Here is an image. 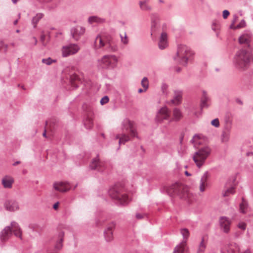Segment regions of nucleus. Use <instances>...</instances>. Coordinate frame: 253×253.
I'll return each instance as SVG.
<instances>
[{
  "label": "nucleus",
  "instance_id": "nucleus-1",
  "mask_svg": "<svg viewBox=\"0 0 253 253\" xmlns=\"http://www.w3.org/2000/svg\"><path fill=\"white\" fill-rule=\"evenodd\" d=\"M94 48L105 52H116L118 50L117 41L110 35H98L94 41Z\"/></svg>",
  "mask_w": 253,
  "mask_h": 253
},
{
  "label": "nucleus",
  "instance_id": "nucleus-2",
  "mask_svg": "<svg viewBox=\"0 0 253 253\" xmlns=\"http://www.w3.org/2000/svg\"><path fill=\"white\" fill-rule=\"evenodd\" d=\"M194 55L191 48L185 44L178 45L176 54L173 58L177 63L186 66L188 62L191 61Z\"/></svg>",
  "mask_w": 253,
  "mask_h": 253
},
{
  "label": "nucleus",
  "instance_id": "nucleus-3",
  "mask_svg": "<svg viewBox=\"0 0 253 253\" xmlns=\"http://www.w3.org/2000/svg\"><path fill=\"white\" fill-rule=\"evenodd\" d=\"M251 53L245 49H240L235 54L233 63L238 69L246 71L251 64Z\"/></svg>",
  "mask_w": 253,
  "mask_h": 253
},
{
  "label": "nucleus",
  "instance_id": "nucleus-4",
  "mask_svg": "<svg viewBox=\"0 0 253 253\" xmlns=\"http://www.w3.org/2000/svg\"><path fill=\"white\" fill-rule=\"evenodd\" d=\"M22 239V230L19 224L15 222L12 221L9 226H6L0 233V238L2 242L7 241L12 234Z\"/></svg>",
  "mask_w": 253,
  "mask_h": 253
},
{
  "label": "nucleus",
  "instance_id": "nucleus-5",
  "mask_svg": "<svg viewBox=\"0 0 253 253\" xmlns=\"http://www.w3.org/2000/svg\"><path fill=\"white\" fill-rule=\"evenodd\" d=\"M211 152V148L209 146H205L201 147L193 154V160L198 168H200L204 165Z\"/></svg>",
  "mask_w": 253,
  "mask_h": 253
},
{
  "label": "nucleus",
  "instance_id": "nucleus-6",
  "mask_svg": "<svg viewBox=\"0 0 253 253\" xmlns=\"http://www.w3.org/2000/svg\"><path fill=\"white\" fill-rule=\"evenodd\" d=\"M108 192L112 199L117 200L122 205L127 204L130 201V198L123 191V188L117 185H115L111 188Z\"/></svg>",
  "mask_w": 253,
  "mask_h": 253
},
{
  "label": "nucleus",
  "instance_id": "nucleus-7",
  "mask_svg": "<svg viewBox=\"0 0 253 253\" xmlns=\"http://www.w3.org/2000/svg\"><path fill=\"white\" fill-rule=\"evenodd\" d=\"M118 59L114 55H105L98 60V64L102 68L113 69L117 67Z\"/></svg>",
  "mask_w": 253,
  "mask_h": 253
},
{
  "label": "nucleus",
  "instance_id": "nucleus-8",
  "mask_svg": "<svg viewBox=\"0 0 253 253\" xmlns=\"http://www.w3.org/2000/svg\"><path fill=\"white\" fill-rule=\"evenodd\" d=\"M80 46L77 43H69L63 45L61 49L63 57H67L77 54L80 50Z\"/></svg>",
  "mask_w": 253,
  "mask_h": 253
},
{
  "label": "nucleus",
  "instance_id": "nucleus-9",
  "mask_svg": "<svg viewBox=\"0 0 253 253\" xmlns=\"http://www.w3.org/2000/svg\"><path fill=\"white\" fill-rule=\"evenodd\" d=\"M122 129L123 132H130L132 137H136L139 138L137 135L136 129L133 126V123L128 119H125L122 123Z\"/></svg>",
  "mask_w": 253,
  "mask_h": 253
},
{
  "label": "nucleus",
  "instance_id": "nucleus-10",
  "mask_svg": "<svg viewBox=\"0 0 253 253\" xmlns=\"http://www.w3.org/2000/svg\"><path fill=\"white\" fill-rule=\"evenodd\" d=\"M106 164L102 161H100L98 156L93 159L90 164V168L91 169H95L98 171L103 172L106 169Z\"/></svg>",
  "mask_w": 253,
  "mask_h": 253
},
{
  "label": "nucleus",
  "instance_id": "nucleus-11",
  "mask_svg": "<svg viewBox=\"0 0 253 253\" xmlns=\"http://www.w3.org/2000/svg\"><path fill=\"white\" fill-rule=\"evenodd\" d=\"M4 209L9 211H15L19 209L18 202L14 199H9L5 200L4 203Z\"/></svg>",
  "mask_w": 253,
  "mask_h": 253
},
{
  "label": "nucleus",
  "instance_id": "nucleus-12",
  "mask_svg": "<svg viewBox=\"0 0 253 253\" xmlns=\"http://www.w3.org/2000/svg\"><path fill=\"white\" fill-rule=\"evenodd\" d=\"M160 18L158 14H151V35L154 34L159 28Z\"/></svg>",
  "mask_w": 253,
  "mask_h": 253
},
{
  "label": "nucleus",
  "instance_id": "nucleus-13",
  "mask_svg": "<svg viewBox=\"0 0 253 253\" xmlns=\"http://www.w3.org/2000/svg\"><path fill=\"white\" fill-rule=\"evenodd\" d=\"M231 221L229 218L225 216H221L219 218V224L221 230L225 233L229 232Z\"/></svg>",
  "mask_w": 253,
  "mask_h": 253
},
{
  "label": "nucleus",
  "instance_id": "nucleus-14",
  "mask_svg": "<svg viewBox=\"0 0 253 253\" xmlns=\"http://www.w3.org/2000/svg\"><path fill=\"white\" fill-rule=\"evenodd\" d=\"M85 32V28L83 27L77 26L73 27L71 30V34L72 38L75 40L78 41L80 37L83 35Z\"/></svg>",
  "mask_w": 253,
  "mask_h": 253
},
{
  "label": "nucleus",
  "instance_id": "nucleus-15",
  "mask_svg": "<svg viewBox=\"0 0 253 253\" xmlns=\"http://www.w3.org/2000/svg\"><path fill=\"white\" fill-rule=\"evenodd\" d=\"M170 117V112L167 107H162L158 112L157 118L158 121H162L164 120H169Z\"/></svg>",
  "mask_w": 253,
  "mask_h": 253
},
{
  "label": "nucleus",
  "instance_id": "nucleus-16",
  "mask_svg": "<svg viewBox=\"0 0 253 253\" xmlns=\"http://www.w3.org/2000/svg\"><path fill=\"white\" fill-rule=\"evenodd\" d=\"M226 250L228 253H251L249 249L246 250L244 252H241V248L240 246L236 243H231L229 244Z\"/></svg>",
  "mask_w": 253,
  "mask_h": 253
},
{
  "label": "nucleus",
  "instance_id": "nucleus-17",
  "mask_svg": "<svg viewBox=\"0 0 253 253\" xmlns=\"http://www.w3.org/2000/svg\"><path fill=\"white\" fill-rule=\"evenodd\" d=\"M115 223L113 222L110 223L104 232V236L107 242L112 241L113 239V230L115 228Z\"/></svg>",
  "mask_w": 253,
  "mask_h": 253
},
{
  "label": "nucleus",
  "instance_id": "nucleus-18",
  "mask_svg": "<svg viewBox=\"0 0 253 253\" xmlns=\"http://www.w3.org/2000/svg\"><path fill=\"white\" fill-rule=\"evenodd\" d=\"M159 47L160 49H164L168 46V35L166 32L161 33L158 42Z\"/></svg>",
  "mask_w": 253,
  "mask_h": 253
},
{
  "label": "nucleus",
  "instance_id": "nucleus-19",
  "mask_svg": "<svg viewBox=\"0 0 253 253\" xmlns=\"http://www.w3.org/2000/svg\"><path fill=\"white\" fill-rule=\"evenodd\" d=\"M211 105V99L205 91H203L201 98L200 106L201 109L207 108Z\"/></svg>",
  "mask_w": 253,
  "mask_h": 253
},
{
  "label": "nucleus",
  "instance_id": "nucleus-20",
  "mask_svg": "<svg viewBox=\"0 0 253 253\" xmlns=\"http://www.w3.org/2000/svg\"><path fill=\"white\" fill-rule=\"evenodd\" d=\"M183 91L182 90H175L174 91L173 98L171 100V102L175 105H178L181 103Z\"/></svg>",
  "mask_w": 253,
  "mask_h": 253
},
{
  "label": "nucleus",
  "instance_id": "nucleus-21",
  "mask_svg": "<svg viewBox=\"0 0 253 253\" xmlns=\"http://www.w3.org/2000/svg\"><path fill=\"white\" fill-rule=\"evenodd\" d=\"M53 187L56 190L61 192H66L70 189L68 184L64 182H55Z\"/></svg>",
  "mask_w": 253,
  "mask_h": 253
},
{
  "label": "nucleus",
  "instance_id": "nucleus-22",
  "mask_svg": "<svg viewBox=\"0 0 253 253\" xmlns=\"http://www.w3.org/2000/svg\"><path fill=\"white\" fill-rule=\"evenodd\" d=\"M149 0H140L138 2L140 9L143 11H151L152 6L149 3Z\"/></svg>",
  "mask_w": 253,
  "mask_h": 253
},
{
  "label": "nucleus",
  "instance_id": "nucleus-23",
  "mask_svg": "<svg viewBox=\"0 0 253 253\" xmlns=\"http://www.w3.org/2000/svg\"><path fill=\"white\" fill-rule=\"evenodd\" d=\"M209 177V172L208 171L205 172L203 176L201 177L200 183V191L202 192H204L205 190L206 187L207 186V180Z\"/></svg>",
  "mask_w": 253,
  "mask_h": 253
},
{
  "label": "nucleus",
  "instance_id": "nucleus-24",
  "mask_svg": "<svg viewBox=\"0 0 253 253\" xmlns=\"http://www.w3.org/2000/svg\"><path fill=\"white\" fill-rule=\"evenodd\" d=\"M116 139H119V145L125 144L126 142L130 140L129 136L126 132H122L121 134H117L115 136Z\"/></svg>",
  "mask_w": 253,
  "mask_h": 253
},
{
  "label": "nucleus",
  "instance_id": "nucleus-25",
  "mask_svg": "<svg viewBox=\"0 0 253 253\" xmlns=\"http://www.w3.org/2000/svg\"><path fill=\"white\" fill-rule=\"evenodd\" d=\"M2 184L5 188H11L14 182L13 178L9 176H5L2 179Z\"/></svg>",
  "mask_w": 253,
  "mask_h": 253
},
{
  "label": "nucleus",
  "instance_id": "nucleus-26",
  "mask_svg": "<svg viewBox=\"0 0 253 253\" xmlns=\"http://www.w3.org/2000/svg\"><path fill=\"white\" fill-rule=\"evenodd\" d=\"M166 192L170 197L178 195V186L176 184L171 185L166 189Z\"/></svg>",
  "mask_w": 253,
  "mask_h": 253
},
{
  "label": "nucleus",
  "instance_id": "nucleus-27",
  "mask_svg": "<svg viewBox=\"0 0 253 253\" xmlns=\"http://www.w3.org/2000/svg\"><path fill=\"white\" fill-rule=\"evenodd\" d=\"M64 236V233L63 232H60L58 234V240L56 242L55 246V250L58 251L61 250L62 248L63 241V238Z\"/></svg>",
  "mask_w": 253,
  "mask_h": 253
},
{
  "label": "nucleus",
  "instance_id": "nucleus-28",
  "mask_svg": "<svg viewBox=\"0 0 253 253\" xmlns=\"http://www.w3.org/2000/svg\"><path fill=\"white\" fill-rule=\"evenodd\" d=\"M186 250L185 242H181L174 248L173 253H184Z\"/></svg>",
  "mask_w": 253,
  "mask_h": 253
},
{
  "label": "nucleus",
  "instance_id": "nucleus-29",
  "mask_svg": "<svg viewBox=\"0 0 253 253\" xmlns=\"http://www.w3.org/2000/svg\"><path fill=\"white\" fill-rule=\"evenodd\" d=\"M88 22L90 24L96 23L97 24L103 23L105 22V19L96 16H90L88 19Z\"/></svg>",
  "mask_w": 253,
  "mask_h": 253
},
{
  "label": "nucleus",
  "instance_id": "nucleus-30",
  "mask_svg": "<svg viewBox=\"0 0 253 253\" xmlns=\"http://www.w3.org/2000/svg\"><path fill=\"white\" fill-rule=\"evenodd\" d=\"M43 14L42 13H37L32 20V24L35 28L38 22L43 17Z\"/></svg>",
  "mask_w": 253,
  "mask_h": 253
},
{
  "label": "nucleus",
  "instance_id": "nucleus-31",
  "mask_svg": "<svg viewBox=\"0 0 253 253\" xmlns=\"http://www.w3.org/2000/svg\"><path fill=\"white\" fill-rule=\"evenodd\" d=\"M207 246V243L203 238L198 247L197 253H204Z\"/></svg>",
  "mask_w": 253,
  "mask_h": 253
},
{
  "label": "nucleus",
  "instance_id": "nucleus-32",
  "mask_svg": "<svg viewBox=\"0 0 253 253\" xmlns=\"http://www.w3.org/2000/svg\"><path fill=\"white\" fill-rule=\"evenodd\" d=\"M173 117L174 121H179L182 117L180 110L177 108H174L173 111Z\"/></svg>",
  "mask_w": 253,
  "mask_h": 253
},
{
  "label": "nucleus",
  "instance_id": "nucleus-33",
  "mask_svg": "<svg viewBox=\"0 0 253 253\" xmlns=\"http://www.w3.org/2000/svg\"><path fill=\"white\" fill-rule=\"evenodd\" d=\"M84 126L87 129L91 128L93 126L92 119L89 117H87L86 118V119L84 121Z\"/></svg>",
  "mask_w": 253,
  "mask_h": 253
},
{
  "label": "nucleus",
  "instance_id": "nucleus-34",
  "mask_svg": "<svg viewBox=\"0 0 253 253\" xmlns=\"http://www.w3.org/2000/svg\"><path fill=\"white\" fill-rule=\"evenodd\" d=\"M180 233L183 236V241L182 242H185V245L186 246V241L189 236V232L187 229L183 228L181 229Z\"/></svg>",
  "mask_w": 253,
  "mask_h": 253
},
{
  "label": "nucleus",
  "instance_id": "nucleus-35",
  "mask_svg": "<svg viewBox=\"0 0 253 253\" xmlns=\"http://www.w3.org/2000/svg\"><path fill=\"white\" fill-rule=\"evenodd\" d=\"M248 210V204L243 199L242 202L240 204V211L243 213H246Z\"/></svg>",
  "mask_w": 253,
  "mask_h": 253
},
{
  "label": "nucleus",
  "instance_id": "nucleus-36",
  "mask_svg": "<svg viewBox=\"0 0 253 253\" xmlns=\"http://www.w3.org/2000/svg\"><path fill=\"white\" fill-rule=\"evenodd\" d=\"M141 84L144 88L145 90H147L149 87V81L147 77H144L141 82Z\"/></svg>",
  "mask_w": 253,
  "mask_h": 253
},
{
  "label": "nucleus",
  "instance_id": "nucleus-37",
  "mask_svg": "<svg viewBox=\"0 0 253 253\" xmlns=\"http://www.w3.org/2000/svg\"><path fill=\"white\" fill-rule=\"evenodd\" d=\"M235 193L234 187L232 186L229 188L226 189L224 192H223L222 194L224 197L228 196L230 194H233Z\"/></svg>",
  "mask_w": 253,
  "mask_h": 253
},
{
  "label": "nucleus",
  "instance_id": "nucleus-38",
  "mask_svg": "<svg viewBox=\"0 0 253 253\" xmlns=\"http://www.w3.org/2000/svg\"><path fill=\"white\" fill-rule=\"evenodd\" d=\"M42 63L43 64H45L47 65H50L52 63L56 62V61L55 60L52 59L50 57H48L47 58L42 59Z\"/></svg>",
  "mask_w": 253,
  "mask_h": 253
},
{
  "label": "nucleus",
  "instance_id": "nucleus-39",
  "mask_svg": "<svg viewBox=\"0 0 253 253\" xmlns=\"http://www.w3.org/2000/svg\"><path fill=\"white\" fill-rule=\"evenodd\" d=\"M120 37L121 38V41L122 43H123L125 45H126L128 43L129 41H128V37L127 36L126 33H125L124 36H123L122 35L120 34Z\"/></svg>",
  "mask_w": 253,
  "mask_h": 253
},
{
  "label": "nucleus",
  "instance_id": "nucleus-40",
  "mask_svg": "<svg viewBox=\"0 0 253 253\" xmlns=\"http://www.w3.org/2000/svg\"><path fill=\"white\" fill-rule=\"evenodd\" d=\"M222 142H227L229 139V133L228 132H223L221 135Z\"/></svg>",
  "mask_w": 253,
  "mask_h": 253
},
{
  "label": "nucleus",
  "instance_id": "nucleus-41",
  "mask_svg": "<svg viewBox=\"0 0 253 253\" xmlns=\"http://www.w3.org/2000/svg\"><path fill=\"white\" fill-rule=\"evenodd\" d=\"M248 41L249 39L245 35H242L239 38V42L240 43H246Z\"/></svg>",
  "mask_w": 253,
  "mask_h": 253
},
{
  "label": "nucleus",
  "instance_id": "nucleus-42",
  "mask_svg": "<svg viewBox=\"0 0 253 253\" xmlns=\"http://www.w3.org/2000/svg\"><path fill=\"white\" fill-rule=\"evenodd\" d=\"M168 85L165 83H163L161 86V90L163 94L167 95L168 94Z\"/></svg>",
  "mask_w": 253,
  "mask_h": 253
},
{
  "label": "nucleus",
  "instance_id": "nucleus-43",
  "mask_svg": "<svg viewBox=\"0 0 253 253\" xmlns=\"http://www.w3.org/2000/svg\"><path fill=\"white\" fill-rule=\"evenodd\" d=\"M211 125L215 127H218L220 126L219 121L218 118H215L211 121Z\"/></svg>",
  "mask_w": 253,
  "mask_h": 253
},
{
  "label": "nucleus",
  "instance_id": "nucleus-44",
  "mask_svg": "<svg viewBox=\"0 0 253 253\" xmlns=\"http://www.w3.org/2000/svg\"><path fill=\"white\" fill-rule=\"evenodd\" d=\"M109 97L107 96H105L101 98L100 103L101 105H104L107 103L109 101Z\"/></svg>",
  "mask_w": 253,
  "mask_h": 253
},
{
  "label": "nucleus",
  "instance_id": "nucleus-45",
  "mask_svg": "<svg viewBox=\"0 0 253 253\" xmlns=\"http://www.w3.org/2000/svg\"><path fill=\"white\" fill-rule=\"evenodd\" d=\"M238 227L240 229L245 230L246 228V224L243 222H240L238 225Z\"/></svg>",
  "mask_w": 253,
  "mask_h": 253
},
{
  "label": "nucleus",
  "instance_id": "nucleus-46",
  "mask_svg": "<svg viewBox=\"0 0 253 253\" xmlns=\"http://www.w3.org/2000/svg\"><path fill=\"white\" fill-rule=\"evenodd\" d=\"M246 22L244 20H242L240 23L237 26V28H241L245 27Z\"/></svg>",
  "mask_w": 253,
  "mask_h": 253
},
{
  "label": "nucleus",
  "instance_id": "nucleus-47",
  "mask_svg": "<svg viewBox=\"0 0 253 253\" xmlns=\"http://www.w3.org/2000/svg\"><path fill=\"white\" fill-rule=\"evenodd\" d=\"M230 14V12L228 10H224L223 11V18L224 19H226L227 18V17Z\"/></svg>",
  "mask_w": 253,
  "mask_h": 253
},
{
  "label": "nucleus",
  "instance_id": "nucleus-48",
  "mask_svg": "<svg viewBox=\"0 0 253 253\" xmlns=\"http://www.w3.org/2000/svg\"><path fill=\"white\" fill-rule=\"evenodd\" d=\"M33 45H36L37 43V40L35 37H33L31 39Z\"/></svg>",
  "mask_w": 253,
  "mask_h": 253
},
{
  "label": "nucleus",
  "instance_id": "nucleus-49",
  "mask_svg": "<svg viewBox=\"0 0 253 253\" xmlns=\"http://www.w3.org/2000/svg\"><path fill=\"white\" fill-rule=\"evenodd\" d=\"M235 100H236V102L238 104H239L241 105H243V101L240 98H237Z\"/></svg>",
  "mask_w": 253,
  "mask_h": 253
},
{
  "label": "nucleus",
  "instance_id": "nucleus-50",
  "mask_svg": "<svg viewBox=\"0 0 253 253\" xmlns=\"http://www.w3.org/2000/svg\"><path fill=\"white\" fill-rule=\"evenodd\" d=\"M45 39V36L44 34L42 35L41 36V42L43 43Z\"/></svg>",
  "mask_w": 253,
  "mask_h": 253
},
{
  "label": "nucleus",
  "instance_id": "nucleus-51",
  "mask_svg": "<svg viewBox=\"0 0 253 253\" xmlns=\"http://www.w3.org/2000/svg\"><path fill=\"white\" fill-rule=\"evenodd\" d=\"M58 205H59V202H56V203H55V204L53 205V208L54 210H56V209L58 208Z\"/></svg>",
  "mask_w": 253,
  "mask_h": 253
},
{
  "label": "nucleus",
  "instance_id": "nucleus-52",
  "mask_svg": "<svg viewBox=\"0 0 253 253\" xmlns=\"http://www.w3.org/2000/svg\"><path fill=\"white\" fill-rule=\"evenodd\" d=\"M136 217L137 219H141V218H142L143 216L141 214H140V213H137L136 214Z\"/></svg>",
  "mask_w": 253,
  "mask_h": 253
},
{
  "label": "nucleus",
  "instance_id": "nucleus-53",
  "mask_svg": "<svg viewBox=\"0 0 253 253\" xmlns=\"http://www.w3.org/2000/svg\"><path fill=\"white\" fill-rule=\"evenodd\" d=\"M52 0H40V1L42 2H48Z\"/></svg>",
  "mask_w": 253,
  "mask_h": 253
},
{
  "label": "nucleus",
  "instance_id": "nucleus-54",
  "mask_svg": "<svg viewBox=\"0 0 253 253\" xmlns=\"http://www.w3.org/2000/svg\"><path fill=\"white\" fill-rule=\"evenodd\" d=\"M146 91V90H144V88H143V89L139 88V89H138V93H142V92H145V91Z\"/></svg>",
  "mask_w": 253,
  "mask_h": 253
},
{
  "label": "nucleus",
  "instance_id": "nucleus-55",
  "mask_svg": "<svg viewBox=\"0 0 253 253\" xmlns=\"http://www.w3.org/2000/svg\"><path fill=\"white\" fill-rule=\"evenodd\" d=\"M237 18H238V16L236 15H235L234 16V20L233 21V23L235 22V21H236Z\"/></svg>",
  "mask_w": 253,
  "mask_h": 253
},
{
  "label": "nucleus",
  "instance_id": "nucleus-56",
  "mask_svg": "<svg viewBox=\"0 0 253 253\" xmlns=\"http://www.w3.org/2000/svg\"><path fill=\"white\" fill-rule=\"evenodd\" d=\"M251 63H253V54H251Z\"/></svg>",
  "mask_w": 253,
  "mask_h": 253
},
{
  "label": "nucleus",
  "instance_id": "nucleus-57",
  "mask_svg": "<svg viewBox=\"0 0 253 253\" xmlns=\"http://www.w3.org/2000/svg\"><path fill=\"white\" fill-rule=\"evenodd\" d=\"M20 163V161H16L13 164V166H16L17 165H18V164H19Z\"/></svg>",
  "mask_w": 253,
  "mask_h": 253
},
{
  "label": "nucleus",
  "instance_id": "nucleus-58",
  "mask_svg": "<svg viewBox=\"0 0 253 253\" xmlns=\"http://www.w3.org/2000/svg\"><path fill=\"white\" fill-rule=\"evenodd\" d=\"M196 138H198V136H197L196 135H195L193 138L191 139V141L192 142H194V140Z\"/></svg>",
  "mask_w": 253,
  "mask_h": 253
},
{
  "label": "nucleus",
  "instance_id": "nucleus-59",
  "mask_svg": "<svg viewBox=\"0 0 253 253\" xmlns=\"http://www.w3.org/2000/svg\"><path fill=\"white\" fill-rule=\"evenodd\" d=\"M185 174L187 176H190L191 175V174H190L187 171H186L185 172Z\"/></svg>",
  "mask_w": 253,
  "mask_h": 253
},
{
  "label": "nucleus",
  "instance_id": "nucleus-60",
  "mask_svg": "<svg viewBox=\"0 0 253 253\" xmlns=\"http://www.w3.org/2000/svg\"><path fill=\"white\" fill-rule=\"evenodd\" d=\"M43 136L45 137H46V130H45L42 134Z\"/></svg>",
  "mask_w": 253,
  "mask_h": 253
},
{
  "label": "nucleus",
  "instance_id": "nucleus-61",
  "mask_svg": "<svg viewBox=\"0 0 253 253\" xmlns=\"http://www.w3.org/2000/svg\"><path fill=\"white\" fill-rule=\"evenodd\" d=\"M17 23H18V20H17V19H16V20H15L14 21L13 24H14V25H16V24H17Z\"/></svg>",
  "mask_w": 253,
  "mask_h": 253
},
{
  "label": "nucleus",
  "instance_id": "nucleus-62",
  "mask_svg": "<svg viewBox=\"0 0 253 253\" xmlns=\"http://www.w3.org/2000/svg\"><path fill=\"white\" fill-rule=\"evenodd\" d=\"M18 0H12V1L13 2V3L15 4L17 3V2L18 1Z\"/></svg>",
  "mask_w": 253,
  "mask_h": 253
},
{
  "label": "nucleus",
  "instance_id": "nucleus-63",
  "mask_svg": "<svg viewBox=\"0 0 253 253\" xmlns=\"http://www.w3.org/2000/svg\"><path fill=\"white\" fill-rule=\"evenodd\" d=\"M159 2L160 3H164V1L163 0H158Z\"/></svg>",
  "mask_w": 253,
  "mask_h": 253
},
{
  "label": "nucleus",
  "instance_id": "nucleus-64",
  "mask_svg": "<svg viewBox=\"0 0 253 253\" xmlns=\"http://www.w3.org/2000/svg\"><path fill=\"white\" fill-rule=\"evenodd\" d=\"M177 71L178 72H180V68H178L177 69Z\"/></svg>",
  "mask_w": 253,
  "mask_h": 253
}]
</instances>
